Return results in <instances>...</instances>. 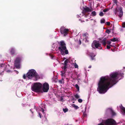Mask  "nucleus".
<instances>
[{"mask_svg":"<svg viewBox=\"0 0 125 125\" xmlns=\"http://www.w3.org/2000/svg\"><path fill=\"white\" fill-rule=\"evenodd\" d=\"M120 74L117 72L111 73L109 76H102L98 83L97 90L100 94L105 93L109 89L117 83V80Z\"/></svg>","mask_w":125,"mask_h":125,"instance_id":"obj_1","label":"nucleus"},{"mask_svg":"<svg viewBox=\"0 0 125 125\" xmlns=\"http://www.w3.org/2000/svg\"><path fill=\"white\" fill-rule=\"evenodd\" d=\"M58 50L62 55L65 53L66 54L68 53V51L66 49V44L63 41H61L59 43Z\"/></svg>","mask_w":125,"mask_h":125,"instance_id":"obj_2","label":"nucleus"},{"mask_svg":"<svg viewBox=\"0 0 125 125\" xmlns=\"http://www.w3.org/2000/svg\"><path fill=\"white\" fill-rule=\"evenodd\" d=\"M42 86V84L40 83H34L33 87H32V88L35 91L39 92H42L41 89Z\"/></svg>","mask_w":125,"mask_h":125,"instance_id":"obj_3","label":"nucleus"},{"mask_svg":"<svg viewBox=\"0 0 125 125\" xmlns=\"http://www.w3.org/2000/svg\"><path fill=\"white\" fill-rule=\"evenodd\" d=\"M40 78L39 75L36 71L33 69H32V79L36 81Z\"/></svg>","mask_w":125,"mask_h":125,"instance_id":"obj_4","label":"nucleus"},{"mask_svg":"<svg viewBox=\"0 0 125 125\" xmlns=\"http://www.w3.org/2000/svg\"><path fill=\"white\" fill-rule=\"evenodd\" d=\"M101 44L100 43L99 41L94 40L93 41L92 44V47L94 49L98 48L99 47H100V49H102V47H101Z\"/></svg>","mask_w":125,"mask_h":125,"instance_id":"obj_5","label":"nucleus"},{"mask_svg":"<svg viewBox=\"0 0 125 125\" xmlns=\"http://www.w3.org/2000/svg\"><path fill=\"white\" fill-rule=\"evenodd\" d=\"M104 123L106 125H116L115 121L112 119H108L104 121Z\"/></svg>","mask_w":125,"mask_h":125,"instance_id":"obj_6","label":"nucleus"},{"mask_svg":"<svg viewBox=\"0 0 125 125\" xmlns=\"http://www.w3.org/2000/svg\"><path fill=\"white\" fill-rule=\"evenodd\" d=\"M21 59L20 57H17L15 61L14 65L16 68H20V62Z\"/></svg>","mask_w":125,"mask_h":125,"instance_id":"obj_7","label":"nucleus"},{"mask_svg":"<svg viewBox=\"0 0 125 125\" xmlns=\"http://www.w3.org/2000/svg\"><path fill=\"white\" fill-rule=\"evenodd\" d=\"M23 78L24 79H26L27 78L28 79H31V69L26 74L23 75Z\"/></svg>","mask_w":125,"mask_h":125,"instance_id":"obj_8","label":"nucleus"},{"mask_svg":"<svg viewBox=\"0 0 125 125\" xmlns=\"http://www.w3.org/2000/svg\"><path fill=\"white\" fill-rule=\"evenodd\" d=\"M49 89V85L48 84L46 83H44L42 86V90L44 92H47Z\"/></svg>","mask_w":125,"mask_h":125,"instance_id":"obj_9","label":"nucleus"},{"mask_svg":"<svg viewBox=\"0 0 125 125\" xmlns=\"http://www.w3.org/2000/svg\"><path fill=\"white\" fill-rule=\"evenodd\" d=\"M60 31L62 34H64V36H65L67 35L68 32L69 31V30L65 28L64 27H61L60 29Z\"/></svg>","mask_w":125,"mask_h":125,"instance_id":"obj_10","label":"nucleus"},{"mask_svg":"<svg viewBox=\"0 0 125 125\" xmlns=\"http://www.w3.org/2000/svg\"><path fill=\"white\" fill-rule=\"evenodd\" d=\"M119 14H118V16L120 17H121L123 15V8L122 7H120L119 8Z\"/></svg>","mask_w":125,"mask_h":125,"instance_id":"obj_11","label":"nucleus"},{"mask_svg":"<svg viewBox=\"0 0 125 125\" xmlns=\"http://www.w3.org/2000/svg\"><path fill=\"white\" fill-rule=\"evenodd\" d=\"M91 11L92 10H90L89 8L86 7L84 8V10L83 11V14L84 13L85 14V12H91Z\"/></svg>","mask_w":125,"mask_h":125,"instance_id":"obj_12","label":"nucleus"},{"mask_svg":"<svg viewBox=\"0 0 125 125\" xmlns=\"http://www.w3.org/2000/svg\"><path fill=\"white\" fill-rule=\"evenodd\" d=\"M15 49L13 48H11L10 51V54L11 55H13L15 54Z\"/></svg>","mask_w":125,"mask_h":125,"instance_id":"obj_13","label":"nucleus"},{"mask_svg":"<svg viewBox=\"0 0 125 125\" xmlns=\"http://www.w3.org/2000/svg\"><path fill=\"white\" fill-rule=\"evenodd\" d=\"M106 40L105 38H104L102 41V44L104 46H105L106 43Z\"/></svg>","mask_w":125,"mask_h":125,"instance_id":"obj_14","label":"nucleus"},{"mask_svg":"<svg viewBox=\"0 0 125 125\" xmlns=\"http://www.w3.org/2000/svg\"><path fill=\"white\" fill-rule=\"evenodd\" d=\"M83 37H85L86 39V41H87V38H88V35L87 33H85L83 35Z\"/></svg>","mask_w":125,"mask_h":125,"instance_id":"obj_15","label":"nucleus"},{"mask_svg":"<svg viewBox=\"0 0 125 125\" xmlns=\"http://www.w3.org/2000/svg\"><path fill=\"white\" fill-rule=\"evenodd\" d=\"M69 61L68 59L66 60L64 62V66H67V63L69 62Z\"/></svg>","mask_w":125,"mask_h":125,"instance_id":"obj_16","label":"nucleus"},{"mask_svg":"<svg viewBox=\"0 0 125 125\" xmlns=\"http://www.w3.org/2000/svg\"><path fill=\"white\" fill-rule=\"evenodd\" d=\"M110 41L113 42H115L118 41V39L115 38H114L110 39Z\"/></svg>","mask_w":125,"mask_h":125,"instance_id":"obj_17","label":"nucleus"},{"mask_svg":"<svg viewBox=\"0 0 125 125\" xmlns=\"http://www.w3.org/2000/svg\"><path fill=\"white\" fill-rule=\"evenodd\" d=\"M72 106L73 107H74L75 109H77L79 108L77 106L75 105L74 104H73Z\"/></svg>","mask_w":125,"mask_h":125,"instance_id":"obj_18","label":"nucleus"},{"mask_svg":"<svg viewBox=\"0 0 125 125\" xmlns=\"http://www.w3.org/2000/svg\"><path fill=\"white\" fill-rule=\"evenodd\" d=\"M91 14L93 16H95L96 15V12L94 11H92L91 13Z\"/></svg>","mask_w":125,"mask_h":125,"instance_id":"obj_19","label":"nucleus"},{"mask_svg":"<svg viewBox=\"0 0 125 125\" xmlns=\"http://www.w3.org/2000/svg\"><path fill=\"white\" fill-rule=\"evenodd\" d=\"M6 66L4 64H2L1 65L0 67V69H4L5 66Z\"/></svg>","mask_w":125,"mask_h":125,"instance_id":"obj_20","label":"nucleus"},{"mask_svg":"<svg viewBox=\"0 0 125 125\" xmlns=\"http://www.w3.org/2000/svg\"><path fill=\"white\" fill-rule=\"evenodd\" d=\"M63 110L64 113H65L66 112L68 111V108H63Z\"/></svg>","mask_w":125,"mask_h":125,"instance_id":"obj_21","label":"nucleus"},{"mask_svg":"<svg viewBox=\"0 0 125 125\" xmlns=\"http://www.w3.org/2000/svg\"><path fill=\"white\" fill-rule=\"evenodd\" d=\"M105 22V20L104 19H102L101 20L100 22L101 23H104Z\"/></svg>","mask_w":125,"mask_h":125,"instance_id":"obj_22","label":"nucleus"},{"mask_svg":"<svg viewBox=\"0 0 125 125\" xmlns=\"http://www.w3.org/2000/svg\"><path fill=\"white\" fill-rule=\"evenodd\" d=\"M67 68V66H64L62 68L63 69L64 72H65L66 71Z\"/></svg>","mask_w":125,"mask_h":125,"instance_id":"obj_23","label":"nucleus"},{"mask_svg":"<svg viewBox=\"0 0 125 125\" xmlns=\"http://www.w3.org/2000/svg\"><path fill=\"white\" fill-rule=\"evenodd\" d=\"M75 87L76 89L78 90V91H79V87L78 86V85L76 84L75 85Z\"/></svg>","mask_w":125,"mask_h":125,"instance_id":"obj_24","label":"nucleus"},{"mask_svg":"<svg viewBox=\"0 0 125 125\" xmlns=\"http://www.w3.org/2000/svg\"><path fill=\"white\" fill-rule=\"evenodd\" d=\"M99 15L100 16H103L104 14L102 12H101L99 13Z\"/></svg>","mask_w":125,"mask_h":125,"instance_id":"obj_25","label":"nucleus"},{"mask_svg":"<svg viewBox=\"0 0 125 125\" xmlns=\"http://www.w3.org/2000/svg\"><path fill=\"white\" fill-rule=\"evenodd\" d=\"M74 96L77 99H78L80 97L77 94H76L74 95Z\"/></svg>","mask_w":125,"mask_h":125,"instance_id":"obj_26","label":"nucleus"},{"mask_svg":"<svg viewBox=\"0 0 125 125\" xmlns=\"http://www.w3.org/2000/svg\"><path fill=\"white\" fill-rule=\"evenodd\" d=\"M119 12V10H118L117 9H115V15H116L117 12Z\"/></svg>","mask_w":125,"mask_h":125,"instance_id":"obj_27","label":"nucleus"},{"mask_svg":"<svg viewBox=\"0 0 125 125\" xmlns=\"http://www.w3.org/2000/svg\"><path fill=\"white\" fill-rule=\"evenodd\" d=\"M78 102L79 103H81L83 101V100L81 99H79L78 100Z\"/></svg>","mask_w":125,"mask_h":125,"instance_id":"obj_28","label":"nucleus"},{"mask_svg":"<svg viewBox=\"0 0 125 125\" xmlns=\"http://www.w3.org/2000/svg\"><path fill=\"white\" fill-rule=\"evenodd\" d=\"M112 115H116L115 113L112 110L111 111Z\"/></svg>","mask_w":125,"mask_h":125,"instance_id":"obj_29","label":"nucleus"},{"mask_svg":"<svg viewBox=\"0 0 125 125\" xmlns=\"http://www.w3.org/2000/svg\"><path fill=\"white\" fill-rule=\"evenodd\" d=\"M106 43L108 45H110L111 43V42L110 41H106Z\"/></svg>","mask_w":125,"mask_h":125,"instance_id":"obj_30","label":"nucleus"},{"mask_svg":"<svg viewBox=\"0 0 125 125\" xmlns=\"http://www.w3.org/2000/svg\"><path fill=\"white\" fill-rule=\"evenodd\" d=\"M106 32L107 33L109 34V33H110L111 32L108 29H107L106 31Z\"/></svg>","mask_w":125,"mask_h":125,"instance_id":"obj_31","label":"nucleus"},{"mask_svg":"<svg viewBox=\"0 0 125 125\" xmlns=\"http://www.w3.org/2000/svg\"><path fill=\"white\" fill-rule=\"evenodd\" d=\"M40 111L42 112L43 113H44V110L43 109V108H41V110H40Z\"/></svg>","mask_w":125,"mask_h":125,"instance_id":"obj_32","label":"nucleus"},{"mask_svg":"<svg viewBox=\"0 0 125 125\" xmlns=\"http://www.w3.org/2000/svg\"><path fill=\"white\" fill-rule=\"evenodd\" d=\"M109 9H104L103 10V11L104 12H106L107 11H108Z\"/></svg>","mask_w":125,"mask_h":125,"instance_id":"obj_33","label":"nucleus"},{"mask_svg":"<svg viewBox=\"0 0 125 125\" xmlns=\"http://www.w3.org/2000/svg\"><path fill=\"white\" fill-rule=\"evenodd\" d=\"M106 23V24L108 26H109L110 24V22H107Z\"/></svg>","mask_w":125,"mask_h":125,"instance_id":"obj_34","label":"nucleus"},{"mask_svg":"<svg viewBox=\"0 0 125 125\" xmlns=\"http://www.w3.org/2000/svg\"><path fill=\"white\" fill-rule=\"evenodd\" d=\"M86 114L84 113L83 115V117H85L86 116Z\"/></svg>","mask_w":125,"mask_h":125,"instance_id":"obj_35","label":"nucleus"},{"mask_svg":"<svg viewBox=\"0 0 125 125\" xmlns=\"http://www.w3.org/2000/svg\"><path fill=\"white\" fill-rule=\"evenodd\" d=\"M122 27L123 28L125 27V22H123L122 23Z\"/></svg>","mask_w":125,"mask_h":125,"instance_id":"obj_36","label":"nucleus"},{"mask_svg":"<svg viewBox=\"0 0 125 125\" xmlns=\"http://www.w3.org/2000/svg\"><path fill=\"white\" fill-rule=\"evenodd\" d=\"M74 67L75 68H78V66L76 64L74 65Z\"/></svg>","mask_w":125,"mask_h":125,"instance_id":"obj_37","label":"nucleus"},{"mask_svg":"<svg viewBox=\"0 0 125 125\" xmlns=\"http://www.w3.org/2000/svg\"><path fill=\"white\" fill-rule=\"evenodd\" d=\"M61 75L62 76H63V74L65 73V72H64V73H63V72L62 71H61Z\"/></svg>","mask_w":125,"mask_h":125,"instance_id":"obj_38","label":"nucleus"},{"mask_svg":"<svg viewBox=\"0 0 125 125\" xmlns=\"http://www.w3.org/2000/svg\"><path fill=\"white\" fill-rule=\"evenodd\" d=\"M106 48L107 49H109L110 48V46L107 45L106 46Z\"/></svg>","mask_w":125,"mask_h":125,"instance_id":"obj_39","label":"nucleus"},{"mask_svg":"<svg viewBox=\"0 0 125 125\" xmlns=\"http://www.w3.org/2000/svg\"><path fill=\"white\" fill-rule=\"evenodd\" d=\"M59 83L62 84V81L61 80H60L59 81Z\"/></svg>","mask_w":125,"mask_h":125,"instance_id":"obj_40","label":"nucleus"},{"mask_svg":"<svg viewBox=\"0 0 125 125\" xmlns=\"http://www.w3.org/2000/svg\"><path fill=\"white\" fill-rule=\"evenodd\" d=\"M71 99H72V100H73V101H75L76 100V99L73 97H72V98Z\"/></svg>","mask_w":125,"mask_h":125,"instance_id":"obj_41","label":"nucleus"},{"mask_svg":"<svg viewBox=\"0 0 125 125\" xmlns=\"http://www.w3.org/2000/svg\"><path fill=\"white\" fill-rule=\"evenodd\" d=\"M39 116L41 118V117H42V116H41V113H39Z\"/></svg>","mask_w":125,"mask_h":125,"instance_id":"obj_42","label":"nucleus"},{"mask_svg":"<svg viewBox=\"0 0 125 125\" xmlns=\"http://www.w3.org/2000/svg\"><path fill=\"white\" fill-rule=\"evenodd\" d=\"M113 1H114V2L115 3H117V0H113Z\"/></svg>","mask_w":125,"mask_h":125,"instance_id":"obj_43","label":"nucleus"},{"mask_svg":"<svg viewBox=\"0 0 125 125\" xmlns=\"http://www.w3.org/2000/svg\"><path fill=\"white\" fill-rule=\"evenodd\" d=\"M98 125H104V124H103V123H101L99 124Z\"/></svg>","mask_w":125,"mask_h":125,"instance_id":"obj_44","label":"nucleus"},{"mask_svg":"<svg viewBox=\"0 0 125 125\" xmlns=\"http://www.w3.org/2000/svg\"><path fill=\"white\" fill-rule=\"evenodd\" d=\"M30 96L29 95V96L27 97V98H28V99H30V98H30V97H30Z\"/></svg>","mask_w":125,"mask_h":125,"instance_id":"obj_45","label":"nucleus"},{"mask_svg":"<svg viewBox=\"0 0 125 125\" xmlns=\"http://www.w3.org/2000/svg\"><path fill=\"white\" fill-rule=\"evenodd\" d=\"M91 57L92 59V60H94V57H93L92 56H91Z\"/></svg>","mask_w":125,"mask_h":125,"instance_id":"obj_46","label":"nucleus"},{"mask_svg":"<svg viewBox=\"0 0 125 125\" xmlns=\"http://www.w3.org/2000/svg\"><path fill=\"white\" fill-rule=\"evenodd\" d=\"M111 50H112L113 52H114V51L115 50H113V49H111Z\"/></svg>","mask_w":125,"mask_h":125,"instance_id":"obj_47","label":"nucleus"},{"mask_svg":"<svg viewBox=\"0 0 125 125\" xmlns=\"http://www.w3.org/2000/svg\"><path fill=\"white\" fill-rule=\"evenodd\" d=\"M79 42V44H81V41L80 40Z\"/></svg>","mask_w":125,"mask_h":125,"instance_id":"obj_48","label":"nucleus"},{"mask_svg":"<svg viewBox=\"0 0 125 125\" xmlns=\"http://www.w3.org/2000/svg\"><path fill=\"white\" fill-rule=\"evenodd\" d=\"M110 47H113V46L112 45H110Z\"/></svg>","mask_w":125,"mask_h":125,"instance_id":"obj_49","label":"nucleus"},{"mask_svg":"<svg viewBox=\"0 0 125 125\" xmlns=\"http://www.w3.org/2000/svg\"><path fill=\"white\" fill-rule=\"evenodd\" d=\"M81 21L82 22H84V21Z\"/></svg>","mask_w":125,"mask_h":125,"instance_id":"obj_50","label":"nucleus"},{"mask_svg":"<svg viewBox=\"0 0 125 125\" xmlns=\"http://www.w3.org/2000/svg\"><path fill=\"white\" fill-rule=\"evenodd\" d=\"M10 71V70H8L7 71V72H9Z\"/></svg>","mask_w":125,"mask_h":125,"instance_id":"obj_51","label":"nucleus"},{"mask_svg":"<svg viewBox=\"0 0 125 125\" xmlns=\"http://www.w3.org/2000/svg\"><path fill=\"white\" fill-rule=\"evenodd\" d=\"M91 66H89V68H91Z\"/></svg>","mask_w":125,"mask_h":125,"instance_id":"obj_52","label":"nucleus"},{"mask_svg":"<svg viewBox=\"0 0 125 125\" xmlns=\"http://www.w3.org/2000/svg\"><path fill=\"white\" fill-rule=\"evenodd\" d=\"M30 111H31V109H30Z\"/></svg>","mask_w":125,"mask_h":125,"instance_id":"obj_53","label":"nucleus"},{"mask_svg":"<svg viewBox=\"0 0 125 125\" xmlns=\"http://www.w3.org/2000/svg\"><path fill=\"white\" fill-rule=\"evenodd\" d=\"M85 17H86V16H84Z\"/></svg>","mask_w":125,"mask_h":125,"instance_id":"obj_54","label":"nucleus"},{"mask_svg":"<svg viewBox=\"0 0 125 125\" xmlns=\"http://www.w3.org/2000/svg\"><path fill=\"white\" fill-rule=\"evenodd\" d=\"M121 76H122V74H121Z\"/></svg>","mask_w":125,"mask_h":125,"instance_id":"obj_55","label":"nucleus"},{"mask_svg":"<svg viewBox=\"0 0 125 125\" xmlns=\"http://www.w3.org/2000/svg\"><path fill=\"white\" fill-rule=\"evenodd\" d=\"M86 20L87 21H88V20Z\"/></svg>","mask_w":125,"mask_h":125,"instance_id":"obj_56","label":"nucleus"},{"mask_svg":"<svg viewBox=\"0 0 125 125\" xmlns=\"http://www.w3.org/2000/svg\"><path fill=\"white\" fill-rule=\"evenodd\" d=\"M95 56V55H94V57Z\"/></svg>","mask_w":125,"mask_h":125,"instance_id":"obj_57","label":"nucleus"},{"mask_svg":"<svg viewBox=\"0 0 125 125\" xmlns=\"http://www.w3.org/2000/svg\"><path fill=\"white\" fill-rule=\"evenodd\" d=\"M86 109V107H85V109Z\"/></svg>","mask_w":125,"mask_h":125,"instance_id":"obj_58","label":"nucleus"}]
</instances>
